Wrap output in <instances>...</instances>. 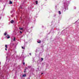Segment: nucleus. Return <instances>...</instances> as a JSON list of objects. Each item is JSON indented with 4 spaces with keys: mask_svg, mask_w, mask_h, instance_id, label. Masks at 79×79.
Instances as JSON below:
<instances>
[{
    "mask_svg": "<svg viewBox=\"0 0 79 79\" xmlns=\"http://www.w3.org/2000/svg\"><path fill=\"white\" fill-rule=\"evenodd\" d=\"M5 50H6V51H7V49H6V48L5 49Z\"/></svg>",
    "mask_w": 79,
    "mask_h": 79,
    "instance_id": "2eb2a0df",
    "label": "nucleus"
},
{
    "mask_svg": "<svg viewBox=\"0 0 79 79\" xmlns=\"http://www.w3.org/2000/svg\"><path fill=\"white\" fill-rule=\"evenodd\" d=\"M22 48L23 49H25V48H23V47L22 46Z\"/></svg>",
    "mask_w": 79,
    "mask_h": 79,
    "instance_id": "f8f14e48",
    "label": "nucleus"
},
{
    "mask_svg": "<svg viewBox=\"0 0 79 79\" xmlns=\"http://www.w3.org/2000/svg\"><path fill=\"white\" fill-rule=\"evenodd\" d=\"M15 37H14L13 40V41H15Z\"/></svg>",
    "mask_w": 79,
    "mask_h": 79,
    "instance_id": "1a4fd4ad",
    "label": "nucleus"
},
{
    "mask_svg": "<svg viewBox=\"0 0 79 79\" xmlns=\"http://www.w3.org/2000/svg\"><path fill=\"white\" fill-rule=\"evenodd\" d=\"M38 1H36V5H37L38 4Z\"/></svg>",
    "mask_w": 79,
    "mask_h": 79,
    "instance_id": "0eeeda50",
    "label": "nucleus"
},
{
    "mask_svg": "<svg viewBox=\"0 0 79 79\" xmlns=\"http://www.w3.org/2000/svg\"><path fill=\"white\" fill-rule=\"evenodd\" d=\"M44 74V73H41V74H42H42Z\"/></svg>",
    "mask_w": 79,
    "mask_h": 79,
    "instance_id": "a211bd4d",
    "label": "nucleus"
},
{
    "mask_svg": "<svg viewBox=\"0 0 79 79\" xmlns=\"http://www.w3.org/2000/svg\"><path fill=\"white\" fill-rule=\"evenodd\" d=\"M44 60V59L43 58H41V61H43Z\"/></svg>",
    "mask_w": 79,
    "mask_h": 79,
    "instance_id": "ddd939ff",
    "label": "nucleus"
},
{
    "mask_svg": "<svg viewBox=\"0 0 79 79\" xmlns=\"http://www.w3.org/2000/svg\"><path fill=\"white\" fill-rule=\"evenodd\" d=\"M23 65H24V64H25V63L24 62H23Z\"/></svg>",
    "mask_w": 79,
    "mask_h": 79,
    "instance_id": "4468645a",
    "label": "nucleus"
},
{
    "mask_svg": "<svg viewBox=\"0 0 79 79\" xmlns=\"http://www.w3.org/2000/svg\"><path fill=\"white\" fill-rule=\"evenodd\" d=\"M5 47L6 48H8V46H7V45H5Z\"/></svg>",
    "mask_w": 79,
    "mask_h": 79,
    "instance_id": "423d86ee",
    "label": "nucleus"
},
{
    "mask_svg": "<svg viewBox=\"0 0 79 79\" xmlns=\"http://www.w3.org/2000/svg\"><path fill=\"white\" fill-rule=\"evenodd\" d=\"M59 14L60 15H61V11H59Z\"/></svg>",
    "mask_w": 79,
    "mask_h": 79,
    "instance_id": "6e6552de",
    "label": "nucleus"
},
{
    "mask_svg": "<svg viewBox=\"0 0 79 79\" xmlns=\"http://www.w3.org/2000/svg\"><path fill=\"white\" fill-rule=\"evenodd\" d=\"M24 73H26V71H24Z\"/></svg>",
    "mask_w": 79,
    "mask_h": 79,
    "instance_id": "6ab92c4d",
    "label": "nucleus"
},
{
    "mask_svg": "<svg viewBox=\"0 0 79 79\" xmlns=\"http://www.w3.org/2000/svg\"><path fill=\"white\" fill-rule=\"evenodd\" d=\"M9 38H10V37L9 36H8L7 37V39H9Z\"/></svg>",
    "mask_w": 79,
    "mask_h": 79,
    "instance_id": "9b49d317",
    "label": "nucleus"
},
{
    "mask_svg": "<svg viewBox=\"0 0 79 79\" xmlns=\"http://www.w3.org/2000/svg\"><path fill=\"white\" fill-rule=\"evenodd\" d=\"M29 55H30V56H31V53H30Z\"/></svg>",
    "mask_w": 79,
    "mask_h": 79,
    "instance_id": "f3484780",
    "label": "nucleus"
},
{
    "mask_svg": "<svg viewBox=\"0 0 79 79\" xmlns=\"http://www.w3.org/2000/svg\"><path fill=\"white\" fill-rule=\"evenodd\" d=\"M37 42L39 44H40L41 42V41L39 40V41H37Z\"/></svg>",
    "mask_w": 79,
    "mask_h": 79,
    "instance_id": "f03ea898",
    "label": "nucleus"
},
{
    "mask_svg": "<svg viewBox=\"0 0 79 79\" xmlns=\"http://www.w3.org/2000/svg\"><path fill=\"white\" fill-rule=\"evenodd\" d=\"M4 35H6V32L4 34Z\"/></svg>",
    "mask_w": 79,
    "mask_h": 79,
    "instance_id": "39448f33",
    "label": "nucleus"
},
{
    "mask_svg": "<svg viewBox=\"0 0 79 79\" xmlns=\"http://www.w3.org/2000/svg\"><path fill=\"white\" fill-rule=\"evenodd\" d=\"M13 22H14V21H13V20H12L11 21V23H13Z\"/></svg>",
    "mask_w": 79,
    "mask_h": 79,
    "instance_id": "9d476101",
    "label": "nucleus"
},
{
    "mask_svg": "<svg viewBox=\"0 0 79 79\" xmlns=\"http://www.w3.org/2000/svg\"><path fill=\"white\" fill-rule=\"evenodd\" d=\"M26 74H24L23 75V77H26Z\"/></svg>",
    "mask_w": 79,
    "mask_h": 79,
    "instance_id": "f257e3e1",
    "label": "nucleus"
},
{
    "mask_svg": "<svg viewBox=\"0 0 79 79\" xmlns=\"http://www.w3.org/2000/svg\"><path fill=\"white\" fill-rule=\"evenodd\" d=\"M19 29H20V30H23V28H21L20 27L19 28Z\"/></svg>",
    "mask_w": 79,
    "mask_h": 79,
    "instance_id": "20e7f679",
    "label": "nucleus"
},
{
    "mask_svg": "<svg viewBox=\"0 0 79 79\" xmlns=\"http://www.w3.org/2000/svg\"><path fill=\"white\" fill-rule=\"evenodd\" d=\"M8 35V36H9V35Z\"/></svg>",
    "mask_w": 79,
    "mask_h": 79,
    "instance_id": "aec40b11",
    "label": "nucleus"
},
{
    "mask_svg": "<svg viewBox=\"0 0 79 79\" xmlns=\"http://www.w3.org/2000/svg\"><path fill=\"white\" fill-rule=\"evenodd\" d=\"M25 71H26V69H25Z\"/></svg>",
    "mask_w": 79,
    "mask_h": 79,
    "instance_id": "412c9836",
    "label": "nucleus"
},
{
    "mask_svg": "<svg viewBox=\"0 0 79 79\" xmlns=\"http://www.w3.org/2000/svg\"><path fill=\"white\" fill-rule=\"evenodd\" d=\"M10 4H12V2H11V1H10Z\"/></svg>",
    "mask_w": 79,
    "mask_h": 79,
    "instance_id": "7ed1b4c3",
    "label": "nucleus"
},
{
    "mask_svg": "<svg viewBox=\"0 0 79 79\" xmlns=\"http://www.w3.org/2000/svg\"><path fill=\"white\" fill-rule=\"evenodd\" d=\"M20 33H21V34L22 33V31H20Z\"/></svg>",
    "mask_w": 79,
    "mask_h": 79,
    "instance_id": "dca6fc26",
    "label": "nucleus"
}]
</instances>
